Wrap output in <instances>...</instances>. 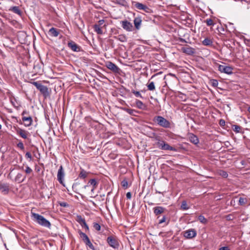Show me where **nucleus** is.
I'll return each mask as SVG.
<instances>
[{"instance_id":"9","label":"nucleus","mask_w":250,"mask_h":250,"mask_svg":"<svg viewBox=\"0 0 250 250\" xmlns=\"http://www.w3.org/2000/svg\"><path fill=\"white\" fill-rule=\"evenodd\" d=\"M218 70L221 72L225 73L228 74H230L232 73V68L230 66L219 65L218 66Z\"/></svg>"},{"instance_id":"36","label":"nucleus","mask_w":250,"mask_h":250,"mask_svg":"<svg viewBox=\"0 0 250 250\" xmlns=\"http://www.w3.org/2000/svg\"><path fill=\"white\" fill-rule=\"evenodd\" d=\"M233 130L236 133H238L240 132L241 127L238 125H233L232 126Z\"/></svg>"},{"instance_id":"2","label":"nucleus","mask_w":250,"mask_h":250,"mask_svg":"<svg viewBox=\"0 0 250 250\" xmlns=\"http://www.w3.org/2000/svg\"><path fill=\"white\" fill-rule=\"evenodd\" d=\"M156 140L157 141V142L156 143V145L159 149L164 150H171L177 151L176 148L171 146L164 141L160 140L159 137H156Z\"/></svg>"},{"instance_id":"35","label":"nucleus","mask_w":250,"mask_h":250,"mask_svg":"<svg viewBox=\"0 0 250 250\" xmlns=\"http://www.w3.org/2000/svg\"><path fill=\"white\" fill-rule=\"evenodd\" d=\"M181 208L183 210H187L189 208L186 201H183L182 202Z\"/></svg>"},{"instance_id":"53","label":"nucleus","mask_w":250,"mask_h":250,"mask_svg":"<svg viewBox=\"0 0 250 250\" xmlns=\"http://www.w3.org/2000/svg\"><path fill=\"white\" fill-rule=\"evenodd\" d=\"M86 225H87V224L86 223V222L85 221H84V222H83V223L82 224H81V226L82 227H83L84 226H86Z\"/></svg>"},{"instance_id":"63","label":"nucleus","mask_w":250,"mask_h":250,"mask_svg":"<svg viewBox=\"0 0 250 250\" xmlns=\"http://www.w3.org/2000/svg\"><path fill=\"white\" fill-rule=\"evenodd\" d=\"M149 205H153V204L151 203V204H149Z\"/></svg>"},{"instance_id":"28","label":"nucleus","mask_w":250,"mask_h":250,"mask_svg":"<svg viewBox=\"0 0 250 250\" xmlns=\"http://www.w3.org/2000/svg\"><path fill=\"white\" fill-rule=\"evenodd\" d=\"M10 10H12L15 13L18 14L19 15H21V11L20 10L18 6L12 7Z\"/></svg>"},{"instance_id":"54","label":"nucleus","mask_w":250,"mask_h":250,"mask_svg":"<svg viewBox=\"0 0 250 250\" xmlns=\"http://www.w3.org/2000/svg\"><path fill=\"white\" fill-rule=\"evenodd\" d=\"M161 72H159V73H156V74H154L152 76V77H151V79H153L154 77H155L156 75L159 74H161Z\"/></svg>"},{"instance_id":"55","label":"nucleus","mask_w":250,"mask_h":250,"mask_svg":"<svg viewBox=\"0 0 250 250\" xmlns=\"http://www.w3.org/2000/svg\"><path fill=\"white\" fill-rule=\"evenodd\" d=\"M172 76V77H174L175 78H176V76L174 74H171V73H169L167 75V76Z\"/></svg>"},{"instance_id":"7","label":"nucleus","mask_w":250,"mask_h":250,"mask_svg":"<svg viewBox=\"0 0 250 250\" xmlns=\"http://www.w3.org/2000/svg\"><path fill=\"white\" fill-rule=\"evenodd\" d=\"M196 231L193 229L187 230L184 232V236L187 239H192L196 236Z\"/></svg>"},{"instance_id":"13","label":"nucleus","mask_w":250,"mask_h":250,"mask_svg":"<svg viewBox=\"0 0 250 250\" xmlns=\"http://www.w3.org/2000/svg\"><path fill=\"white\" fill-rule=\"evenodd\" d=\"M67 45L68 47H69L73 51L79 52L80 51V47L72 41L69 42Z\"/></svg>"},{"instance_id":"32","label":"nucleus","mask_w":250,"mask_h":250,"mask_svg":"<svg viewBox=\"0 0 250 250\" xmlns=\"http://www.w3.org/2000/svg\"><path fill=\"white\" fill-rule=\"evenodd\" d=\"M248 200L246 198L240 197L239 200V204L241 206L245 205L247 204Z\"/></svg>"},{"instance_id":"46","label":"nucleus","mask_w":250,"mask_h":250,"mask_svg":"<svg viewBox=\"0 0 250 250\" xmlns=\"http://www.w3.org/2000/svg\"><path fill=\"white\" fill-rule=\"evenodd\" d=\"M119 40L122 42H124L125 41V37L123 35L119 36Z\"/></svg>"},{"instance_id":"18","label":"nucleus","mask_w":250,"mask_h":250,"mask_svg":"<svg viewBox=\"0 0 250 250\" xmlns=\"http://www.w3.org/2000/svg\"><path fill=\"white\" fill-rule=\"evenodd\" d=\"M17 134L20 135L23 139H26L28 136V132L23 129L19 128L17 130Z\"/></svg>"},{"instance_id":"38","label":"nucleus","mask_w":250,"mask_h":250,"mask_svg":"<svg viewBox=\"0 0 250 250\" xmlns=\"http://www.w3.org/2000/svg\"><path fill=\"white\" fill-rule=\"evenodd\" d=\"M219 174L224 178H227L228 176L227 172L224 170H220L219 171Z\"/></svg>"},{"instance_id":"25","label":"nucleus","mask_w":250,"mask_h":250,"mask_svg":"<svg viewBox=\"0 0 250 250\" xmlns=\"http://www.w3.org/2000/svg\"><path fill=\"white\" fill-rule=\"evenodd\" d=\"M25 177L22 178L21 173H18L15 178V181L19 183H22L25 179Z\"/></svg>"},{"instance_id":"37","label":"nucleus","mask_w":250,"mask_h":250,"mask_svg":"<svg viewBox=\"0 0 250 250\" xmlns=\"http://www.w3.org/2000/svg\"><path fill=\"white\" fill-rule=\"evenodd\" d=\"M122 186L123 188L126 189L128 188V182L126 180L124 179L121 182Z\"/></svg>"},{"instance_id":"20","label":"nucleus","mask_w":250,"mask_h":250,"mask_svg":"<svg viewBox=\"0 0 250 250\" xmlns=\"http://www.w3.org/2000/svg\"><path fill=\"white\" fill-rule=\"evenodd\" d=\"M189 140L192 143L197 145L199 143V139L198 137L193 134H190L189 136Z\"/></svg>"},{"instance_id":"24","label":"nucleus","mask_w":250,"mask_h":250,"mask_svg":"<svg viewBox=\"0 0 250 250\" xmlns=\"http://www.w3.org/2000/svg\"><path fill=\"white\" fill-rule=\"evenodd\" d=\"M135 103L137 107L140 109H145L146 105L141 101L136 100Z\"/></svg>"},{"instance_id":"3","label":"nucleus","mask_w":250,"mask_h":250,"mask_svg":"<svg viewBox=\"0 0 250 250\" xmlns=\"http://www.w3.org/2000/svg\"><path fill=\"white\" fill-rule=\"evenodd\" d=\"M153 121L159 125L165 128H169L170 126L169 122L161 116H155L153 119Z\"/></svg>"},{"instance_id":"26","label":"nucleus","mask_w":250,"mask_h":250,"mask_svg":"<svg viewBox=\"0 0 250 250\" xmlns=\"http://www.w3.org/2000/svg\"><path fill=\"white\" fill-rule=\"evenodd\" d=\"M93 28L95 32H96L98 34L102 35L103 34V30H102V27L95 24L93 26Z\"/></svg>"},{"instance_id":"19","label":"nucleus","mask_w":250,"mask_h":250,"mask_svg":"<svg viewBox=\"0 0 250 250\" xmlns=\"http://www.w3.org/2000/svg\"><path fill=\"white\" fill-rule=\"evenodd\" d=\"M22 120L24 122V125L26 126H29L31 125L32 123V118L31 117H23Z\"/></svg>"},{"instance_id":"10","label":"nucleus","mask_w":250,"mask_h":250,"mask_svg":"<svg viewBox=\"0 0 250 250\" xmlns=\"http://www.w3.org/2000/svg\"><path fill=\"white\" fill-rule=\"evenodd\" d=\"M64 172L62 166L60 167L57 173V179L60 184H63Z\"/></svg>"},{"instance_id":"39","label":"nucleus","mask_w":250,"mask_h":250,"mask_svg":"<svg viewBox=\"0 0 250 250\" xmlns=\"http://www.w3.org/2000/svg\"><path fill=\"white\" fill-rule=\"evenodd\" d=\"M85 221L84 219L83 218L81 215H78L77 216V221L81 225Z\"/></svg>"},{"instance_id":"62","label":"nucleus","mask_w":250,"mask_h":250,"mask_svg":"<svg viewBox=\"0 0 250 250\" xmlns=\"http://www.w3.org/2000/svg\"><path fill=\"white\" fill-rule=\"evenodd\" d=\"M1 127H2V126H1V125L0 124V129L1 128Z\"/></svg>"},{"instance_id":"52","label":"nucleus","mask_w":250,"mask_h":250,"mask_svg":"<svg viewBox=\"0 0 250 250\" xmlns=\"http://www.w3.org/2000/svg\"><path fill=\"white\" fill-rule=\"evenodd\" d=\"M179 41L180 42H183V43H186L187 42V41L185 40V39H183V38H180L179 39Z\"/></svg>"},{"instance_id":"5","label":"nucleus","mask_w":250,"mask_h":250,"mask_svg":"<svg viewBox=\"0 0 250 250\" xmlns=\"http://www.w3.org/2000/svg\"><path fill=\"white\" fill-rule=\"evenodd\" d=\"M107 242L110 246L114 249H118L119 244L117 240L112 236H109L107 238Z\"/></svg>"},{"instance_id":"6","label":"nucleus","mask_w":250,"mask_h":250,"mask_svg":"<svg viewBox=\"0 0 250 250\" xmlns=\"http://www.w3.org/2000/svg\"><path fill=\"white\" fill-rule=\"evenodd\" d=\"M123 28L128 32L132 31L133 26L132 24L128 21L125 20L120 22Z\"/></svg>"},{"instance_id":"30","label":"nucleus","mask_w":250,"mask_h":250,"mask_svg":"<svg viewBox=\"0 0 250 250\" xmlns=\"http://www.w3.org/2000/svg\"><path fill=\"white\" fill-rule=\"evenodd\" d=\"M87 174L88 173L86 171H85L84 169H82L79 177L80 178L85 179L87 176Z\"/></svg>"},{"instance_id":"8","label":"nucleus","mask_w":250,"mask_h":250,"mask_svg":"<svg viewBox=\"0 0 250 250\" xmlns=\"http://www.w3.org/2000/svg\"><path fill=\"white\" fill-rule=\"evenodd\" d=\"M32 83L36 87V88L40 91L43 94H45L47 92L48 88L46 86L42 85L40 83L38 82H33Z\"/></svg>"},{"instance_id":"29","label":"nucleus","mask_w":250,"mask_h":250,"mask_svg":"<svg viewBox=\"0 0 250 250\" xmlns=\"http://www.w3.org/2000/svg\"><path fill=\"white\" fill-rule=\"evenodd\" d=\"M113 2L124 6H126L127 4V2L125 0H113Z\"/></svg>"},{"instance_id":"31","label":"nucleus","mask_w":250,"mask_h":250,"mask_svg":"<svg viewBox=\"0 0 250 250\" xmlns=\"http://www.w3.org/2000/svg\"><path fill=\"white\" fill-rule=\"evenodd\" d=\"M147 88L150 91H153L155 89V86L153 82H150L147 84Z\"/></svg>"},{"instance_id":"11","label":"nucleus","mask_w":250,"mask_h":250,"mask_svg":"<svg viewBox=\"0 0 250 250\" xmlns=\"http://www.w3.org/2000/svg\"><path fill=\"white\" fill-rule=\"evenodd\" d=\"M134 6L139 10H143L146 12H148L150 9L146 5L138 2H134Z\"/></svg>"},{"instance_id":"41","label":"nucleus","mask_w":250,"mask_h":250,"mask_svg":"<svg viewBox=\"0 0 250 250\" xmlns=\"http://www.w3.org/2000/svg\"><path fill=\"white\" fill-rule=\"evenodd\" d=\"M93 227L97 230L99 231L101 229V226L97 223H93Z\"/></svg>"},{"instance_id":"51","label":"nucleus","mask_w":250,"mask_h":250,"mask_svg":"<svg viewBox=\"0 0 250 250\" xmlns=\"http://www.w3.org/2000/svg\"><path fill=\"white\" fill-rule=\"evenodd\" d=\"M218 250H230L228 247H223L220 248Z\"/></svg>"},{"instance_id":"23","label":"nucleus","mask_w":250,"mask_h":250,"mask_svg":"<svg viewBox=\"0 0 250 250\" xmlns=\"http://www.w3.org/2000/svg\"><path fill=\"white\" fill-rule=\"evenodd\" d=\"M142 23V20L140 18H135L134 20V24L137 29H139Z\"/></svg>"},{"instance_id":"12","label":"nucleus","mask_w":250,"mask_h":250,"mask_svg":"<svg viewBox=\"0 0 250 250\" xmlns=\"http://www.w3.org/2000/svg\"><path fill=\"white\" fill-rule=\"evenodd\" d=\"M0 191L3 194H7L9 191V186L7 183H0Z\"/></svg>"},{"instance_id":"15","label":"nucleus","mask_w":250,"mask_h":250,"mask_svg":"<svg viewBox=\"0 0 250 250\" xmlns=\"http://www.w3.org/2000/svg\"><path fill=\"white\" fill-rule=\"evenodd\" d=\"M154 214L156 216H158L164 213L166 210V208L161 206L155 207L153 208Z\"/></svg>"},{"instance_id":"59","label":"nucleus","mask_w":250,"mask_h":250,"mask_svg":"<svg viewBox=\"0 0 250 250\" xmlns=\"http://www.w3.org/2000/svg\"><path fill=\"white\" fill-rule=\"evenodd\" d=\"M248 111L250 113V106L248 107Z\"/></svg>"},{"instance_id":"27","label":"nucleus","mask_w":250,"mask_h":250,"mask_svg":"<svg viewBox=\"0 0 250 250\" xmlns=\"http://www.w3.org/2000/svg\"><path fill=\"white\" fill-rule=\"evenodd\" d=\"M212 43H213V42H212V40L208 38L205 39L202 42V44L204 45H206V46L211 45L212 44Z\"/></svg>"},{"instance_id":"4","label":"nucleus","mask_w":250,"mask_h":250,"mask_svg":"<svg viewBox=\"0 0 250 250\" xmlns=\"http://www.w3.org/2000/svg\"><path fill=\"white\" fill-rule=\"evenodd\" d=\"M79 234L81 238H82L83 241L85 244V245L89 247L91 249L94 250V247L90 242L89 238L87 236V235L82 232L81 231H79Z\"/></svg>"},{"instance_id":"1","label":"nucleus","mask_w":250,"mask_h":250,"mask_svg":"<svg viewBox=\"0 0 250 250\" xmlns=\"http://www.w3.org/2000/svg\"><path fill=\"white\" fill-rule=\"evenodd\" d=\"M31 218L40 225L49 229L50 228L51 223L43 216L36 213L31 212Z\"/></svg>"},{"instance_id":"64","label":"nucleus","mask_w":250,"mask_h":250,"mask_svg":"<svg viewBox=\"0 0 250 250\" xmlns=\"http://www.w3.org/2000/svg\"><path fill=\"white\" fill-rule=\"evenodd\" d=\"M109 194H110V192H108V193H107V195H109Z\"/></svg>"},{"instance_id":"57","label":"nucleus","mask_w":250,"mask_h":250,"mask_svg":"<svg viewBox=\"0 0 250 250\" xmlns=\"http://www.w3.org/2000/svg\"><path fill=\"white\" fill-rule=\"evenodd\" d=\"M96 188H92L91 189V192H92V193H94V191H95V189H96Z\"/></svg>"},{"instance_id":"42","label":"nucleus","mask_w":250,"mask_h":250,"mask_svg":"<svg viewBox=\"0 0 250 250\" xmlns=\"http://www.w3.org/2000/svg\"><path fill=\"white\" fill-rule=\"evenodd\" d=\"M25 156L26 158L29 159L30 161L32 160V155H31V153L29 152H27L25 153Z\"/></svg>"},{"instance_id":"17","label":"nucleus","mask_w":250,"mask_h":250,"mask_svg":"<svg viewBox=\"0 0 250 250\" xmlns=\"http://www.w3.org/2000/svg\"><path fill=\"white\" fill-rule=\"evenodd\" d=\"M98 185V183L96 180V179H90L88 181L87 185H85L84 187V188H89L91 186H92L93 188H97Z\"/></svg>"},{"instance_id":"40","label":"nucleus","mask_w":250,"mask_h":250,"mask_svg":"<svg viewBox=\"0 0 250 250\" xmlns=\"http://www.w3.org/2000/svg\"><path fill=\"white\" fill-rule=\"evenodd\" d=\"M132 92L136 97H140L141 98H143V97L139 91L133 90Z\"/></svg>"},{"instance_id":"60","label":"nucleus","mask_w":250,"mask_h":250,"mask_svg":"<svg viewBox=\"0 0 250 250\" xmlns=\"http://www.w3.org/2000/svg\"><path fill=\"white\" fill-rule=\"evenodd\" d=\"M156 192L158 193H161V192L160 191H158L157 190H156Z\"/></svg>"},{"instance_id":"49","label":"nucleus","mask_w":250,"mask_h":250,"mask_svg":"<svg viewBox=\"0 0 250 250\" xmlns=\"http://www.w3.org/2000/svg\"><path fill=\"white\" fill-rule=\"evenodd\" d=\"M218 81L216 80H213L212 81V85L213 86H216L218 85Z\"/></svg>"},{"instance_id":"16","label":"nucleus","mask_w":250,"mask_h":250,"mask_svg":"<svg viewBox=\"0 0 250 250\" xmlns=\"http://www.w3.org/2000/svg\"><path fill=\"white\" fill-rule=\"evenodd\" d=\"M48 34L51 37H57L60 34V30L52 27L49 29Z\"/></svg>"},{"instance_id":"58","label":"nucleus","mask_w":250,"mask_h":250,"mask_svg":"<svg viewBox=\"0 0 250 250\" xmlns=\"http://www.w3.org/2000/svg\"><path fill=\"white\" fill-rule=\"evenodd\" d=\"M61 206H63V207H65V203L62 204H61Z\"/></svg>"},{"instance_id":"34","label":"nucleus","mask_w":250,"mask_h":250,"mask_svg":"<svg viewBox=\"0 0 250 250\" xmlns=\"http://www.w3.org/2000/svg\"><path fill=\"white\" fill-rule=\"evenodd\" d=\"M205 22L207 23V25L208 26H213L214 25V23L213 21V20L211 19H207L205 21Z\"/></svg>"},{"instance_id":"21","label":"nucleus","mask_w":250,"mask_h":250,"mask_svg":"<svg viewBox=\"0 0 250 250\" xmlns=\"http://www.w3.org/2000/svg\"><path fill=\"white\" fill-rule=\"evenodd\" d=\"M183 51L184 53L188 55H193L195 53V49L191 47H184L183 48Z\"/></svg>"},{"instance_id":"22","label":"nucleus","mask_w":250,"mask_h":250,"mask_svg":"<svg viewBox=\"0 0 250 250\" xmlns=\"http://www.w3.org/2000/svg\"><path fill=\"white\" fill-rule=\"evenodd\" d=\"M123 110L125 111L127 113H128L130 115L132 116H136V114L138 113V111L131 108H127L126 107H123L122 108Z\"/></svg>"},{"instance_id":"56","label":"nucleus","mask_w":250,"mask_h":250,"mask_svg":"<svg viewBox=\"0 0 250 250\" xmlns=\"http://www.w3.org/2000/svg\"><path fill=\"white\" fill-rule=\"evenodd\" d=\"M86 230H88L89 227L87 225H86V226L83 227Z\"/></svg>"},{"instance_id":"14","label":"nucleus","mask_w":250,"mask_h":250,"mask_svg":"<svg viewBox=\"0 0 250 250\" xmlns=\"http://www.w3.org/2000/svg\"><path fill=\"white\" fill-rule=\"evenodd\" d=\"M106 66L109 69L112 70L114 72H118L119 71V68L114 63L111 62H108L106 63Z\"/></svg>"},{"instance_id":"43","label":"nucleus","mask_w":250,"mask_h":250,"mask_svg":"<svg viewBox=\"0 0 250 250\" xmlns=\"http://www.w3.org/2000/svg\"><path fill=\"white\" fill-rule=\"evenodd\" d=\"M25 172L26 174H30L32 172V169L28 166L26 167Z\"/></svg>"},{"instance_id":"50","label":"nucleus","mask_w":250,"mask_h":250,"mask_svg":"<svg viewBox=\"0 0 250 250\" xmlns=\"http://www.w3.org/2000/svg\"><path fill=\"white\" fill-rule=\"evenodd\" d=\"M126 198L128 199H131V193L130 192H128L126 194Z\"/></svg>"},{"instance_id":"47","label":"nucleus","mask_w":250,"mask_h":250,"mask_svg":"<svg viewBox=\"0 0 250 250\" xmlns=\"http://www.w3.org/2000/svg\"><path fill=\"white\" fill-rule=\"evenodd\" d=\"M104 20H101L99 21L97 24H96L97 25H99V26L102 27L101 26L104 23Z\"/></svg>"},{"instance_id":"33","label":"nucleus","mask_w":250,"mask_h":250,"mask_svg":"<svg viewBox=\"0 0 250 250\" xmlns=\"http://www.w3.org/2000/svg\"><path fill=\"white\" fill-rule=\"evenodd\" d=\"M198 219L200 221V222L203 224H206L208 221L207 219L205 218V217L202 215H200L198 216Z\"/></svg>"},{"instance_id":"45","label":"nucleus","mask_w":250,"mask_h":250,"mask_svg":"<svg viewBox=\"0 0 250 250\" xmlns=\"http://www.w3.org/2000/svg\"><path fill=\"white\" fill-rule=\"evenodd\" d=\"M166 217L164 216L161 219L159 220V224H161L164 223L166 221Z\"/></svg>"},{"instance_id":"61","label":"nucleus","mask_w":250,"mask_h":250,"mask_svg":"<svg viewBox=\"0 0 250 250\" xmlns=\"http://www.w3.org/2000/svg\"><path fill=\"white\" fill-rule=\"evenodd\" d=\"M100 196H101V197H104V194H103V195H100Z\"/></svg>"},{"instance_id":"48","label":"nucleus","mask_w":250,"mask_h":250,"mask_svg":"<svg viewBox=\"0 0 250 250\" xmlns=\"http://www.w3.org/2000/svg\"><path fill=\"white\" fill-rule=\"evenodd\" d=\"M219 124L221 126H224L225 125V121L223 119H221L219 122Z\"/></svg>"},{"instance_id":"44","label":"nucleus","mask_w":250,"mask_h":250,"mask_svg":"<svg viewBox=\"0 0 250 250\" xmlns=\"http://www.w3.org/2000/svg\"><path fill=\"white\" fill-rule=\"evenodd\" d=\"M17 146L19 147L21 150H23L24 148V145L21 142H20L17 144Z\"/></svg>"}]
</instances>
